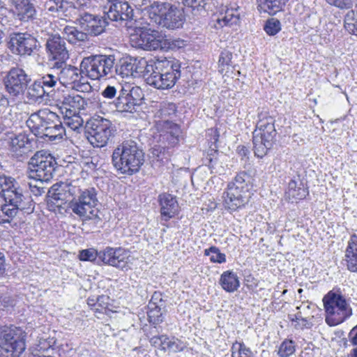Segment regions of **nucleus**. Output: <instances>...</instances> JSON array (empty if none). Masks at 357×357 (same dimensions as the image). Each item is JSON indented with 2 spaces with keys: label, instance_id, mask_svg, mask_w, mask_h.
Here are the masks:
<instances>
[{
  "label": "nucleus",
  "instance_id": "f257e3e1",
  "mask_svg": "<svg viewBox=\"0 0 357 357\" xmlns=\"http://www.w3.org/2000/svg\"><path fill=\"white\" fill-rule=\"evenodd\" d=\"M47 196L54 200L69 202L68 207L84 220L99 219L97 191L94 188H82L77 181L54 184Z\"/></svg>",
  "mask_w": 357,
  "mask_h": 357
},
{
  "label": "nucleus",
  "instance_id": "f03ea898",
  "mask_svg": "<svg viewBox=\"0 0 357 357\" xmlns=\"http://www.w3.org/2000/svg\"><path fill=\"white\" fill-rule=\"evenodd\" d=\"M0 195L4 199L1 206L0 224L9 223L17 215L19 211L30 214L33 212L35 203L29 192L19 185L16 180L10 176H0Z\"/></svg>",
  "mask_w": 357,
  "mask_h": 357
},
{
  "label": "nucleus",
  "instance_id": "7ed1b4c3",
  "mask_svg": "<svg viewBox=\"0 0 357 357\" xmlns=\"http://www.w3.org/2000/svg\"><path fill=\"white\" fill-rule=\"evenodd\" d=\"M145 161L144 153L133 140H126L113 151L112 162L121 174L133 175L138 172Z\"/></svg>",
  "mask_w": 357,
  "mask_h": 357
},
{
  "label": "nucleus",
  "instance_id": "20e7f679",
  "mask_svg": "<svg viewBox=\"0 0 357 357\" xmlns=\"http://www.w3.org/2000/svg\"><path fill=\"white\" fill-rule=\"evenodd\" d=\"M26 125L36 136L48 138L50 141L61 139L64 132L59 116L49 109L32 113L26 121Z\"/></svg>",
  "mask_w": 357,
  "mask_h": 357
},
{
  "label": "nucleus",
  "instance_id": "39448f33",
  "mask_svg": "<svg viewBox=\"0 0 357 357\" xmlns=\"http://www.w3.org/2000/svg\"><path fill=\"white\" fill-rule=\"evenodd\" d=\"M77 21L82 31L74 26H66L63 29L66 39L72 44L86 40L88 34L98 36L102 33L107 24L103 17L86 12L80 13Z\"/></svg>",
  "mask_w": 357,
  "mask_h": 357
},
{
  "label": "nucleus",
  "instance_id": "423d86ee",
  "mask_svg": "<svg viewBox=\"0 0 357 357\" xmlns=\"http://www.w3.org/2000/svg\"><path fill=\"white\" fill-rule=\"evenodd\" d=\"M146 82L157 89L172 88L181 77L180 66L167 59L156 60Z\"/></svg>",
  "mask_w": 357,
  "mask_h": 357
},
{
  "label": "nucleus",
  "instance_id": "0eeeda50",
  "mask_svg": "<svg viewBox=\"0 0 357 357\" xmlns=\"http://www.w3.org/2000/svg\"><path fill=\"white\" fill-rule=\"evenodd\" d=\"M253 132L252 144L255 155L260 158L265 156L275 141V119L266 114H261Z\"/></svg>",
  "mask_w": 357,
  "mask_h": 357
},
{
  "label": "nucleus",
  "instance_id": "6e6552de",
  "mask_svg": "<svg viewBox=\"0 0 357 357\" xmlns=\"http://www.w3.org/2000/svg\"><path fill=\"white\" fill-rule=\"evenodd\" d=\"M26 333L20 327L0 328V357H20L26 349Z\"/></svg>",
  "mask_w": 357,
  "mask_h": 357
},
{
  "label": "nucleus",
  "instance_id": "1a4fd4ad",
  "mask_svg": "<svg viewBox=\"0 0 357 357\" xmlns=\"http://www.w3.org/2000/svg\"><path fill=\"white\" fill-rule=\"evenodd\" d=\"M115 56L96 54L84 57L80 63L81 73L93 80L114 75Z\"/></svg>",
  "mask_w": 357,
  "mask_h": 357
},
{
  "label": "nucleus",
  "instance_id": "9d476101",
  "mask_svg": "<svg viewBox=\"0 0 357 357\" xmlns=\"http://www.w3.org/2000/svg\"><path fill=\"white\" fill-rule=\"evenodd\" d=\"M55 158L44 151H37L29 162V177L40 183L50 181L56 172Z\"/></svg>",
  "mask_w": 357,
  "mask_h": 357
},
{
  "label": "nucleus",
  "instance_id": "9b49d317",
  "mask_svg": "<svg viewBox=\"0 0 357 357\" xmlns=\"http://www.w3.org/2000/svg\"><path fill=\"white\" fill-rule=\"evenodd\" d=\"M323 303L326 313V321L330 326L341 324L352 314V309L340 293L329 291L324 296Z\"/></svg>",
  "mask_w": 357,
  "mask_h": 357
},
{
  "label": "nucleus",
  "instance_id": "f8f14e48",
  "mask_svg": "<svg viewBox=\"0 0 357 357\" xmlns=\"http://www.w3.org/2000/svg\"><path fill=\"white\" fill-rule=\"evenodd\" d=\"M87 139L93 147L105 146L114 137L115 127L112 123L105 118L97 116L91 119L86 123Z\"/></svg>",
  "mask_w": 357,
  "mask_h": 357
},
{
  "label": "nucleus",
  "instance_id": "ddd939ff",
  "mask_svg": "<svg viewBox=\"0 0 357 357\" xmlns=\"http://www.w3.org/2000/svg\"><path fill=\"white\" fill-rule=\"evenodd\" d=\"M59 107L63 115L78 114L82 111L89 112L93 109L94 102L89 98L82 96L75 92L64 93L57 100Z\"/></svg>",
  "mask_w": 357,
  "mask_h": 357
},
{
  "label": "nucleus",
  "instance_id": "4468645a",
  "mask_svg": "<svg viewBox=\"0 0 357 357\" xmlns=\"http://www.w3.org/2000/svg\"><path fill=\"white\" fill-rule=\"evenodd\" d=\"M8 47L12 53L20 56H31L40 47L37 38L27 33H13L10 35Z\"/></svg>",
  "mask_w": 357,
  "mask_h": 357
},
{
  "label": "nucleus",
  "instance_id": "2eb2a0df",
  "mask_svg": "<svg viewBox=\"0 0 357 357\" xmlns=\"http://www.w3.org/2000/svg\"><path fill=\"white\" fill-rule=\"evenodd\" d=\"M31 79L25 71L20 68H12L4 77L6 91L13 98L22 95L27 89Z\"/></svg>",
  "mask_w": 357,
  "mask_h": 357
},
{
  "label": "nucleus",
  "instance_id": "dca6fc26",
  "mask_svg": "<svg viewBox=\"0 0 357 357\" xmlns=\"http://www.w3.org/2000/svg\"><path fill=\"white\" fill-rule=\"evenodd\" d=\"M45 46L50 59L55 61L53 67L62 68L69 58L64 38L59 35H52L47 40Z\"/></svg>",
  "mask_w": 357,
  "mask_h": 357
},
{
  "label": "nucleus",
  "instance_id": "f3484780",
  "mask_svg": "<svg viewBox=\"0 0 357 357\" xmlns=\"http://www.w3.org/2000/svg\"><path fill=\"white\" fill-rule=\"evenodd\" d=\"M160 36L158 31L151 29H142L130 36L132 47L144 50H156L161 47Z\"/></svg>",
  "mask_w": 357,
  "mask_h": 357
},
{
  "label": "nucleus",
  "instance_id": "a211bd4d",
  "mask_svg": "<svg viewBox=\"0 0 357 357\" xmlns=\"http://www.w3.org/2000/svg\"><path fill=\"white\" fill-rule=\"evenodd\" d=\"M33 149L32 139L26 132L10 133L8 138V149L11 155L17 158H24Z\"/></svg>",
  "mask_w": 357,
  "mask_h": 357
},
{
  "label": "nucleus",
  "instance_id": "6ab92c4d",
  "mask_svg": "<svg viewBox=\"0 0 357 357\" xmlns=\"http://www.w3.org/2000/svg\"><path fill=\"white\" fill-rule=\"evenodd\" d=\"M106 15L112 21H129L133 19L134 10L131 4L127 1L114 0L109 3V8Z\"/></svg>",
  "mask_w": 357,
  "mask_h": 357
},
{
  "label": "nucleus",
  "instance_id": "aec40b11",
  "mask_svg": "<svg viewBox=\"0 0 357 357\" xmlns=\"http://www.w3.org/2000/svg\"><path fill=\"white\" fill-rule=\"evenodd\" d=\"M223 197L225 207L236 211L248 202V190H243L242 187L238 188L233 185H228Z\"/></svg>",
  "mask_w": 357,
  "mask_h": 357
},
{
  "label": "nucleus",
  "instance_id": "412c9836",
  "mask_svg": "<svg viewBox=\"0 0 357 357\" xmlns=\"http://www.w3.org/2000/svg\"><path fill=\"white\" fill-rule=\"evenodd\" d=\"M129 258L128 252L121 248L107 247L99 252V259L104 264L123 268Z\"/></svg>",
  "mask_w": 357,
  "mask_h": 357
},
{
  "label": "nucleus",
  "instance_id": "4be33fe9",
  "mask_svg": "<svg viewBox=\"0 0 357 357\" xmlns=\"http://www.w3.org/2000/svg\"><path fill=\"white\" fill-rule=\"evenodd\" d=\"M158 201L160 206V213L165 220L174 217L178 211V204L175 197L169 193L159 195Z\"/></svg>",
  "mask_w": 357,
  "mask_h": 357
},
{
  "label": "nucleus",
  "instance_id": "5701e85b",
  "mask_svg": "<svg viewBox=\"0 0 357 357\" xmlns=\"http://www.w3.org/2000/svg\"><path fill=\"white\" fill-rule=\"evenodd\" d=\"M183 20L181 10L172 4V8L165 14L160 25L169 29H178L182 26Z\"/></svg>",
  "mask_w": 357,
  "mask_h": 357
},
{
  "label": "nucleus",
  "instance_id": "b1692460",
  "mask_svg": "<svg viewBox=\"0 0 357 357\" xmlns=\"http://www.w3.org/2000/svg\"><path fill=\"white\" fill-rule=\"evenodd\" d=\"M162 127L164 132L162 135L163 140L167 142L170 147L177 145L181 132L179 126L171 121L167 120L162 124Z\"/></svg>",
  "mask_w": 357,
  "mask_h": 357
},
{
  "label": "nucleus",
  "instance_id": "393cba45",
  "mask_svg": "<svg viewBox=\"0 0 357 357\" xmlns=\"http://www.w3.org/2000/svg\"><path fill=\"white\" fill-rule=\"evenodd\" d=\"M62 66V68L59 75L58 76L59 81L63 85H69L73 84L75 85V82H77L80 77H82V73H81V69L77 68L71 65L67 66L66 63Z\"/></svg>",
  "mask_w": 357,
  "mask_h": 357
},
{
  "label": "nucleus",
  "instance_id": "a878e982",
  "mask_svg": "<svg viewBox=\"0 0 357 357\" xmlns=\"http://www.w3.org/2000/svg\"><path fill=\"white\" fill-rule=\"evenodd\" d=\"M345 261L347 268L351 272H357V236H351L345 252Z\"/></svg>",
  "mask_w": 357,
  "mask_h": 357
},
{
  "label": "nucleus",
  "instance_id": "bb28decb",
  "mask_svg": "<svg viewBox=\"0 0 357 357\" xmlns=\"http://www.w3.org/2000/svg\"><path fill=\"white\" fill-rule=\"evenodd\" d=\"M172 8L168 2L154 1L148 10L149 17L156 24H160L165 14Z\"/></svg>",
  "mask_w": 357,
  "mask_h": 357
},
{
  "label": "nucleus",
  "instance_id": "cd10ccee",
  "mask_svg": "<svg viewBox=\"0 0 357 357\" xmlns=\"http://www.w3.org/2000/svg\"><path fill=\"white\" fill-rule=\"evenodd\" d=\"M22 20H28L36 14V9L30 0H11Z\"/></svg>",
  "mask_w": 357,
  "mask_h": 357
},
{
  "label": "nucleus",
  "instance_id": "c85d7f7f",
  "mask_svg": "<svg viewBox=\"0 0 357 357\" xmlns=\"http://www.w3.org/2000/svg\"><path fill=\"white\" fill-rule=\"evenodd\" d=\"M289 0H257L258 8L270 15H275L283 10Z\"/></svg>",
  "mask_w": 357,
  "mask_h": 357
},
{
  "label": "nucleus",
  "instance_id": "c756f323",
  "mask_svg": "<svg viewBox=\"0 0 357 357\" xmlns=\"http://www.w3.org/2000/svg\"><path fill=\"white\" fill-rule=\"evenodd\" d=\"M45 8L52 14L67 15L66 13L68 8H71V3L68 0H47L45 3Z\"/></svg>",
  "mask_w": 357,
  "mask_h": 357
},
{
  "label": "nucleus",
  "instance_id": "7c9ffc66",
  "mask_svg": "<svg viewBox=\"0 0 357 357\" xmlns=\"http://www.w3.org/2000/svg\"><path fill=\"white\" fill-rule=\"evenodd\" d=\"M220 282L222 289L228 292H234L240 285L236 274L231 271L224 272L220 277Z\"/></svg>",
  "mask_w": 357,
  "mask_h": 357
},
{
  "label": "nucleus",
  "instance_id": "2f4dec72",
  "mask_svg": "<svg viewBox=\"0 0 357 357\" xmlns=\"http://www.w3.org/2000/svg\"><path fill=\"white\" fill-rule=\"evenodd\" d=\"M154 60L147 61L144 58L139 59H135L132 60V64H134V77L139 76L143 75L144 77L150 73L151 67L155 64Z\"/></svg>",
  "mask_w": 357,
  "mask_h": 357
},
{
  "label": "nucleus",
  "instance_id": "473e14b6",
  "mask_svg": "<svg viewBox=\"0 0 357 357\" xmlns=\"http://www.w3.org/2000/svg\"><path fill=\"white\" fill-rule=\"evenodd\" d=\"M37 80L45 91L47 97L52 96L58 82H59L58 76L52 74H46Z\"/></svg>",
  "mask_w": 357,
  "mask_h": 357
},
{
  "label": "nucleus",
  "instance_id": "72a5a7b5",
  "mask_svg": "<svg viewBox=\"0 0 357 357\" xmlns=\"http://www.w3.org/2000/svg\"><path fill=\"white\" fill-rule=\"evenodd\" d=\"M232 57L233 54L230 51L227 50L222 51L218 61V70L222 75H226L232 71Z\"/></svg>",
  "mask_w": 357,
  "mask_h": 357
},
{
  "label": "nucleus",
  "instance_id": "f704fd0d",
  "mask_svg": "<svg viewBox=\"0 0 357 357\" xmlns=\"http://www.w3.org/2000/svg\"><path fill=\"white\" fill-rule=\"evenodd\" d=\"M134 64L132 59L124 60L120 65H114V74L120 75L122 78L134 77Z\"/></svg>",
  "mask_w": 357,
  "mask_h": 357
},
{
  "label": "nucleus",
  "instance_id": "c9c22d12",
  "mask_svg": "<svg viewBox=\"0 0 357 357\" xmlns=\"http://www.w3.org/2000/svg\"><path fill=\"white\" fill-rule=\"evenodd\" d=\"M26 89V97L29 100L36 102L46 96L45 91H44L42 85H40L38 80L34 81Z\"/></svg>",
  "mask_w": 357,
  "mask_h": 357
},
{
  "label": "nucleus",
  "instance_id": "e433bc0d",
  "mask_svg": "<svg viewBox=\"0 0 357 357\" xmlns=\"http://www.w3.org/2000/svg\"><path fill=\"white\" fill-rule=\"evenodd\" d=\"M161 47L160 50L165 51L167 50H176L180 48L184 47L187 43L186 41L181 38H160Z\"/></svg>",
  "mask_w": 357,
  "mask_h": 357
},
{
  "label": "nucleus",
  "instance_id": "4c0bfd02",
  "mask_svg": "<svg viewBox=\"0 0 357 357\" xmlns=\"http://www.w3.org/2000/svg\"><path fill=\"white\" fill-rule=\"evenodd\" d=\"M289 199L295 200H301L305 197L307 192L303 187L297 185L295 181L291 180L288 185V190L287 192Z\"/></svg>",
  "mask_w": 357,
  "mask_h": 357
},
{
  "label": "nucleus",
  "instance_id": "58836bf2",
  "mask_svg": "<svg viewBox=\"0 0 357 357\" xmlns=\"http://www.w3.org/2000/svg\"><path fill=\"white\" fill-rule=\"evenodd\" d=\"M114 105L116 110L120 112H132L137 102L132 101L130 98L121 96L117 97Z\"/></svg>",
  "mask_w": 357,
  "mask_h": 357
},
{
  "label": "nucleus",
  "instance_id": "ea45409f",
  "mask_svg": "<svg viewBox=\"0 0 357 357\" xmlns=\"http://www.w3.org/2000/svg\"><path fill=\"white\" fill-rule=\"evenodd\" d=\"M147 315L149 322L153 324H160L163 320L161 308L155 305V303H149Z\"/></svg>",
  "mask_w": 357,
  "mask_h": 357
},
{
  "label": "nucleus",
  "instance_id": "a19ab883",
  "mask_svg": "<svg viewBox=\"0 0 357 357\" xmlns=\"http://www.w3.org/2000/svg\"><path fill=\"white\" fill-rule=\"evenodd\" d=\"M164 348L167 347L172 352H179L183 351L186 347V344L183 341L172 338L165 337L164 341L162 342Z\"/></svg>",
  "mask_w": 357,
  "mask_h": 357
},
{
  "label": "nucleus",
  "instance_id": "79ce46f5",
  "mask_svg": "<svg viewBox=\"0 0 357 357\" xmlns=\"http://www.w3.org/2000/svg\"><path fill=\"white\" fill-rule=\"evenodd\" d=\"M176 113V105L173 103H165L163 104L159 111L158 112V116H160L162 121V124L165 121L169 120L168 117L171 118L172 116H174Z\"/></svg>",
  "mask_w": 357,
  "mask_h": 357
},
{
  "label": "nucleus",
  "instance_id": "37998d69",
  "mask_svg": "<svg viewBox=\"0 0 357 357\" xmlns=\"http://www.w3.org/2000/svg\"><path fill=\"white\" fill-rule=\"evenodd\" d=\"M264 29L268 35L275 36L281 30L280 22L275 18L268 19L266 20Z\"/></svg>",
  "mask_w": 357,
  "mask_h": 357
},
{
  "label": "nucleus",
  "instance_id": "c03bdc74",
  "mask_svg": "<svg viewBox=\"0 0 357 357\" xmlns=\"http://www.w3.org/2000/svg\"><path fill=\"white\" fill-rule=\"evenodd\" d=\"M250 176L245 172H241L236 176L234 182L229 185H233L238 188L242 187L243 190H248V183L250 181Z\"/></svg>",
  "mask_w": 357,
  "mask_h": 357
},
{
  "label": "nucleus",
  "instance_id": "a18cd8bd",
  "mask_svg": "<svg viewBox=\"0 0 357 357\" xmlns=\"http://www.w3.org/2000/svg\"><path fill=\"white\" fill-rule=\"evenodd\" d=\"M204 253L205 255L210 257V259L213 262L222 263L226 260L225 255L221 253L220 250L214 246L205 250Z\"/></svg>",
  "mask_w": 357,
  "mask_h": 357
},
{
  "label": "nucleus",
  "instance_id": "49530a36",
  "mask_svg": "<svg viewBox=\"0 0 357 357\" xmlns=\"http://www.w3.org/2000/svg\"><path fill=\"white\" fill-rule=\"evenodd\" d=\"M63 117L65 123L74 130L79 129L84 123V120L79 116V114L73 115H63Z\"/></svg>",
  "mask_w": 357,
  "mask_h": 357
},
{
  "label": "nucleus",
  "instance_id": "de8ad7c7",
  "mask_svg": "<svg viewBox=\"0 0 357 357\" xmlns=\"http://www.w3.org/2000/svg\"><path fill=\"white\" fill-rule=\"evenodd\" d=\"M295 351L294 342L291 340L284 341L280 347L278 354L281 357H289Z\"/></svg>",
  "mask_w": 357,
  "mask_h": 357
},
{
  "label": "nucleus",
  "instance_id": "09e8293b",
  "mask_svg": "<svg viewBox=\"0 0 357 357\" xmlns=\"http://www.w3.org/2000/svg\"><path fill=\"white\" fill-rule=\"evenodd\" d=\"M82 78V77H80L79 79L75 82V85L72 86V89L84 93H89L92 91L93 88L88 82H85Z\"/></svg>",
  "mask_w": 357,
  "mask_h": 357
},
{
  "label": "nucleus",
  "instance_id": "8fccbe9b",
  "mask_svg": "<svg viewBox=\"0 0 357 357\" xmlns=\"http://www.w3.org/2000/svg\"><path fill=\"white\" fill-rule=\"evenodd\" d=\"M232 349L238 350L236 357H252V352L243 343L236 342L233 344Z\"/></svg>",
  "mask_w": 357,
  "mask_h": 357
},
{
  "label": "nucleus",
  "instance_id": "3c124183",
  "mask_svg": "<svg viewBox=\"0 0 357 357\" xmlns=\"http://www.w3.org/2000/svg\"><path fill=\"white\" fill-rule=\"evenodd\" d=\"M97 257H99V252L93 248L83 250L79 255V258L82 261H93Z\"/></svg>",
  "mask_w": 357,
  "mask_h": 357
},
{
  "label": "nucleus",
  "instance_id": "603ef678",
  "mask_svg": "<svg viewBox=\"0 0 357 357\" xmlns=\"http://www.w3.org/2000/svg\"><path fill=\"white\" fill-rule=\"evenodd\" d=\"M180 2L191 8L193 11H200L204 9V0H181Z\"/></svg>",
  "mask_w": 357,
  "mask_h": 357
},
{
  "label": "nucleus",
  "instance_id": "864d4df0",
  "mask_svg": "<svg viewBox=\"0 0 357 357\" xmlns=\"http://www.w3.org/2000/svg\"><path fill=\"white\" fill-rule=\"evenodd\" d=\"M237 9L234 10L232 8L230 10H227L226 11L225 17L222 18V20L225 22V24H236L239 20V14L236 13Z\"/></svg>",
  "mask_w": 357,
  "mask_h": 357
},
{
  "label": "nucleus",
  "instance_id": "5fc2aeb1",
  "mask_svg": "<svg viewBox=\"0 0 357 357\" xmlns=\"http://www.w3.org/2000/svg\"><path fill=\"white\" fill-rule=\"evenodd\" d=\"M332 6L340 9L349 8L351 5L353 0H326Z\"/></svg>",
  "mask_w": 357,
  "mask_h": 357
},
{
  "label": "nucleus",
  "instance_id": "6e6d98bb",
  "mask_svg": "<svg viewBox=\"0 0 357 357\" xmlns=\"http://www.w3.org/2000/svg\"><path fill=\"white\" fill-rule=\"evenodd\" d=\"M168 149L169 146L167 150L165 147L153 148L152 153L158 158V160H162L163 159H167L170 155Z\"/></svg>",
  "mask_w": 357,
  "mask_h": 357
},
{
  "label": "nucleus",
  "instance_id": "4d7b16f0",
  "mask_svg": "<svg viewBox=\"0 0 357 357\" xmlns=\"http://www.w3.org/2000/svg\"><path fill=\"white\" fill-rule=\"evenodd\" d=\"M43 184L40 182L38 184L29 183V189L35 196H40L45 192V188L42 185Z\"/></svg>",
  "mask_w": 357,
  "mask_h": 357
},
{
  "label": "nucleus",
  "instance_id": "13d9d810",
  "mask_svg": "<svg viewBox=\"0 0 357 357\" xmlns=\"http://www.w3.org/2000/svg\"><path fill=\"white\" fill-rule=\"evenodd\" d=\"M310 306L307 305L306 307L303 308V311H301V326L302 327H306V328H310L311 324L309 322V321L311 319V318L313 317V316H308L307 314L306 311L309 310Z\"/></svg>",
  "mask_w": 357,
  "mask_h": 357
},
{
  "label": "nucleus",
  "instance_id": "bf43d9fd",
  "mask_svg": "<svg viewBox=\"0 0 357 357\" xmlns=\"http://www.w3.org/2000/svg\"><path fill=\"white\" fill-rule=\"evenodd\" d=\"M130 4L137 9H149L151 6L149 0H130Z\"/></svg>",
  "mask_w": 357,
  "mask_h": 357
},
{
  "label": "nucleus",
  "instance_id": "052dcab7",
  "mask_svg": "<svg viewBox=\"0 0 357 357\" xmlns=\"http://www.w3.org/2000/svg\"><path fill=\"white\" fill-rule=\"evenodd\" d=\"M130 98L137 102L141 100L142 90L139 87H131L130 86Z\"/></svg>",
  "mask_w": 357,
  "mask_h": 357
},
{
  "label": "nucleus",
  "instance_id": "680f3d73",
  "mask_svg": "<svg viewBox=\"0 0 357 357\" xmlns=\"http://www.w3.org/2000/svg\"><path fill=\"white\" fill-rule=\"evenodd\" d=\"M118 89L115 86H107L102 92V95L107 98H113L115 97Z\"/></svg>",
  "mask_w": 357,
  "mask_h": 357
},
{
  "label": "nucleus",
  "instance_id": "e2e57ef3",
  "mask_svg": "<svg viewBox=\"0 0 357 357\" xmlns=\"http://www.w3.org/2000/svg\"><path fill=\"white\" fill-rule=\"evenodd\" d=\"M117 89V92H119L118 97L122 96L123 97L126 96V98H130V85L126 84L124 86L119 85Z\"/></svg>",
  "mask_w": 357,
  "mask_h": 357
},
{
  "label": "nucleus",
  "instance_id": "0e129e2a",
  "mask_svg": "<svg viewBox=\"0 0 357 357\" xmlns=\"http://www.w3.org/2000/svg\"><path fill=\"white\" fill-rule=\"evenodd\" d=\"M6 270L5 257L2 252H0V276L2 275Z\"/></svg>",
  "mask_w": 357,
  "mask_h": 357
},
{
  "label": "nucleus",
  "instance_id": "69168bd1",
  "mask_svg": "<svg viewBox=\"0 0 357 357\" xmlns=\"http://www.w3.org/2000/svg\"><path fill=\"white\" fill-rule=\"evenodd\" d=\"M350 334L354 335V336L351 338V342L354 344L357 345V326L351 330Z\"/></svg>",
  "mask_w": 357,
  "mask_h": 357
},
{
  "label": "nucleus",
  "instance_id": "338daca9",
  "mask_svg": "<svg viewBox=\"0 0 357 357\" xmlns=\"http://www.w3.org/2000/svg\"><path fill=\"white\" fill-rule=\"evenodd\" d=\"M166 337V336H161V337H153L150 342L151 344H162V342L164 341V338Z\"/></svg>",
  "mask_w": 357,
  "mask_h": 357
},
{
  "label": "nucleus",
  "instance_id": "774afa93",
  "mask_svg": "<svg viewBox=\"0 0 357 357\" xmlns=\"http://www.w3.org/2000/svg\"><path fill=\"white\" fill-rule=\"evenodd\" d=\"M216 161L214 160L213 158H209V162H208V167L211 169V172H213V170L215 169V165Z\"/></svg>",
  "mask_w": 357,
  "mask_h": 357
}]
</instances>
